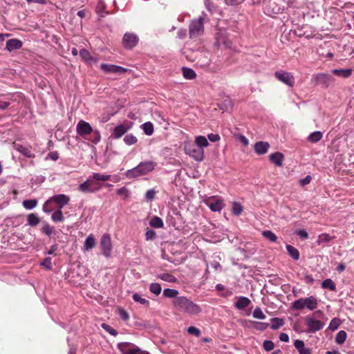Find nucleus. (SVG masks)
Wrapping results in <instances>:
<instances>
[{
  "mask_svg": "<svg viewBox=\"0 0 354 354\" xmlns=\"http://www.w3.org/2000/svg\"><path fill=\"white\" fill-rule=\"evenodd\" d=\"M173 305L176 310L191 316H196L201 313V307L184 296L174 299Z\"/></svg>",
  "mask_w": 354,
  "mask_h": 354,
  "instance_id": "obj_1",
  "label": "nucleus"
},
{
  "mask_svg": "<svg viewBox=\"0 0 354 354\" xmlns=\"http://www.w3.org/2000/svg\"><path fill=\"white\" fill-rule=\"evenodd\" d=\"M156 162L151 160L141 162L138 165L124 172V176L127 179H136L147 176L152 172L156 167Z\"/></svg>",
  "mask_w": 354,
  "mask_h": 354,
  "instance_id": "obj_2",
  "label": "nucleus"
},
{
  "mask_svg": "<svg viewBox=\"0 0 354 354\" xmlns=\"http://www.w3.org/2000/svg\"><path fill=\"white\" fill-rule=\"evenodd\" d=\"M207 18V15L202 12L196 19L191 21L189 26V35L190 39L201 37L204 33V20Z\"/></svg>",
  "mask_w": 354,
  "mask_h": 354,
  "instance_id": "obj_3",
  "label": "nucleus"
},
{
  "mask_svg": "<svg viewBox=\"0 0 354 354\" xmlns=\"http://www.w3.org/2000/svg\"><path fill=\"white\" fill-rule=\"evenodd\" d=\"M318 306V300L314 296H310L306 298H300L299 299L295 300L292 304V307L295 310H301L304 308L308 309V310H314L317 308Z\"/></svg>",
  "mask_w": 354,
  "mask_h": 354,
  "instance_id": "obj_4",
  "label": "nucleus"
},
{
  "mask_svg": "<svg viewBox=\"0 0 354 354\" xmlns=\"http://www.w3.org/2000/svg\"><path fill=\"white\" fill-rule=\"evenodd\" d=\"M77 132L82 136L86 137V136L93 133V138L91 140L92 142L97 143L100 140V133L97 129L93 130L92 127L88 122L85 120H80L77 124Z\"/></svg>",
  "mask_w": 354,
  "mask_h": 354,
  "instance_id": "obj_5",
  "label": "nucleus"
},
{
  "mask_svg": "<svg viewBox=\"0 0 354 354\" xmlns=\"http://www.w3.org/2000/svg\"><path fill=\"white\" fill-rule=\"evenodd\" d=\"M335 81L333 77L325 73H319L313 74L311 78V82L315 85H321L322 87L328 88Z\"/></svg>",
  "mask_w": 354,
  "mask_h": 354,
  "instance_id": "obj_6",
  "label": "nucleus"
},
{
  "mask_svg": "<svg viewBox=\"0 0 354 354\" xmlns=\"http://www.w3.org/2000/svg\"><path fill=\"white\" fill-rule=\"evenodd\" d=\"M184 150L187 155L194 158L196 161L201 162L204 160V149L198 148L192 142H186L184 145Z\"/></svg>",
  "mask_w": 354,
  "mask_h": 354,
  "instance_id": "obj_7",
  "label": "nucleus"
},
{
  "mask_svg": "<svg viewBox=\"0 0 354 354\" xmlns=\"http://www.w3.org/2000/svg\"><path fill=\"white\" fill-rule=\"evenodd\" d=\"M117 348L122 354H140L143 351L139 346L129 342L118 343Z\"/></svg>",
  "mask_w": 354,
  "mask_h": 354,
  "instance_id": "obj_8",
  "label": "nucleus"
},
{
  "mask_svg": "<svg viewBox=\"0 0 354 354\" xmlns=\"http://www.w3.org/2000/svg\"><path fill=\"white\" fill-rule=\"evenodd\" d=\"M100 245L103 255L106 258H110L113 246L111 236L109 234L106 233L102 236Z\"/></svg>",
  "mask_w": 354,
  "mask_h": 354,
  "instance_id": "obj_9",
  "label": "nucleus"
},
{
  "mask_svg": "<svg viewBox=\"0 0 354 354\" xmlns=\"http://www.w3.org/2000/svg\"><path fill=\"white\" fill-rule=\"evenodd\" d=\"M308 333H315L321 330L325 326L324 322L317 320L313 317L308 316L305 319Z\"/></svg>",
  "mask_w": 354,
  "mask_h": 354,
  "instance_id": "obj_10",
  "label": "nucleus"
},
{
  "mask_svg": "<svg viewBox=\"0 0 354 354\" xmlns=\"http://www.w3.org/2000/svg\"><path fill=\"white\" fill-rule=\"evenodd\" d=\"M205 204L213 212H221L224 207L223 200L218 196H209L205 201Z\"/></svg>",
  "mask_w": 354,
  "mask_h": 354,
  "instance_id": "obj_11",
  "label": "nucleus"
},
{
  "mask_svg": "<svg viewBox=\"0 0 354 354\" xmlns=\"http://www.w3.org/2000/svg\"><path fill=\"white\" fill-rule=\"evenodd\" d=\"M274 75H275L277 80L290 87L293 86L295 84L294 75L290 72L278 71H275Z\"/></svg>",
  "mask_w": 354,
  "mask_h": 354,
  "instance_id": "obj_12",
  "label": "nucleus"
},
{
  "mask_svg": "<svg viewBox=\"0 0 354 354\" xmlns=\"http://www.w3.org/2000/svg\"><path fill=\"white\" fill-rule=\"evenodd\" d=\"M132 127H133L132 122H124L123 123H120L114 127L112 136L116 139L120 138Z\"/></svg>",
  "mask_w": 354,
  "mask_h": 354,
  "instance_id": "obj_13",
  "label": "nucleus"
},
{
  "mask_svg": "<svg viewBox=\"0 0 354 354\" xmlns=\"http://www.w3.org/2000/svg\"><path fill=\"white\" fill-rule=\"evenodd\" d=\"M138 37L133 33H125L122 38V44L125 48L132 49L138 43Z\"/></svg>",
  "mask_w": 354,
  "mask_h": 354,
  "instance_id": "obj_14",
  "label": "nucleus"
},
{
  "mask_svg": "<svg viewBox=\"0 0 354 354\" xmlns=\"http://www.w3.org/2000/svg\"><path fill=\"white\" fill-rule=\"evenodd\" d=\"M216 44L218 47L224 46L229 48L232 46L231 41L227 37V32L225 30H219L216 35Z\"/></svg>",
  "mask_w": 354,
  "mask_h": 354,
  "instance_id": "obj_15",
  "label": "nucleus"
},
{
  "mask_svg": "<svg viewBox=\"0 0 354 354\" xmlns=\"http://www.w3.org/2000/svg\"><path fill=\"white\" fill-rule=\"evenodd\" d=\"M101 69L106 73H124L127 69L120 66L109 64H102Z\"/></svg>",
  "mask_w": 354,
  "mask_h": 354,
  "instance_id": "obj_16",
  "label": "nucleus"
},
{
  "mask_svg": "<svg viewBox=\"0 0 354 354\" xmlns=\"http://www.w3.org/2000/svg\"><path fill=\"white\" fill-rule=\"evenodd\" d=\"M48 201H52L55 203L59 209H62L65 205H68L70 201V197L64 195V194H59V195H53L51 196Z\"/></svg>",
  "mask_w": 354,
  "mask_h": 354,
  "instance_id": "obj_17",
  "label": "nucleus"
},
{
  "mask_svg": "<svg viewBox=\"0 0 354 354\" xmlns=\"http://www.w3.org/2000/svg\"><path fill=\"white\" fill-rule=\"evenodd\" d=\"M78 190L82 193H94V192L99 190V188L94 187L93 180L88 178L85 182L79 185Z\"/></svg>",
  "mask_w": 354,
  "mask_h": 354,
  "instance_id": "obj_18",
  "label": "nucleus"
},
{
  "mask_svg": "<svg viewBox=\"0 0 354 354\" xmlns=\"http://www.w3.org/2000/svg\"><path fill=\"white\" fill-rule=\"evenodd\" d=\"M253 148L257 155H264L268 152L270 145L266 141H258L254 143Z\"/></svg>",
  "mask_w": 354,
  "mask_h": 354,
  "instance_id": "obj_19",
  "label": "nucleus"
},
{
  "mask_svg": "<svg viewBox=\"0 0 354 354\" xmlns=\"http://www.w3.org/2000/svg\"><path fill=\"white\" fill-rule=\"evenodd\" d=\"M284 160V155L281 152H275L269 155V160L272 162L275 166L281 167H283V162Z\"/></svg>",
  "mask_w": 354,
  "mask_h": 354,
  "instance_id": "obj_20",
  "label": "nucleus"
},
{
  "mask_svg": "<svg viewBox=\"0 0 354 354\" xmlns=\"http://www.w3.org/2000/svg\"><path fill=\"white\" fill-rule=\"evenodd\" d=\"M331 73L338 77L348 78L352 75L353 70L351 68H334L331 70Z\"/></svg>",
  "mask_w": 354,
  "mask_h": 354,
  "instance_id": "obj_21",
  "label": "nucleus"
},
{
  "mask_svg": "<svg viewBox=\"0 0 354 354\" xmlns=\"http://www.w3.org/2000/svg\"><path fill=\"white\" fill-rule=\"evenodd\" d=\"M21 46L22 42L19 39H14L7 41L6 49L9 52H12V50H15V49H20Z\"/></svg>",
  "mask_w": 354,
  "mask_h": 354,
  "instance_id": "obj_22",
  "label": "nucleus"
},
{
  "mask_svg": "<svg viewBox=\"0 0 354 354\" xmlns=\"http://www.w3.org/2000/svg\"><path fill=\"white\" fill-rule=\"evenodd\" d=\"M209 141L204 136H196L195 137V145L198 147L204 149L205 147L209 146Z\"/></svg>",
  "mask_w": 354,
  "mask_h": 354,
  "instance_id": "obj_23",
  "label": "nucleus"
},
{
  "mask_svg": "<svg viewBox=\"0 0 354 354\" xmlns=\"http://www.w3.org/2000/svg\"><path fill=\"white\" fill-rule=\"evenodd\" d=\"M96 244L95 239L93 234H90L85 240L84 249L85 251H90L95 248Z\"/></svg>",
  "mask_w": 354,
  "mask_h": 354,
  "instance_id": "obj_24",
  "label": "nucleus"
},
{
  "mask_svg": "<svg viewBox=\"0 0 354 354\" xmlns=\"http://www.w3.org/2000/svg\"><path fill=\"white\" fill-rule=\"evenodd\" d=\"M80 55L82 57V58L86 62L88 63H96L97 62V59L93 57L89 53V51L88 50H84V48H82L80 51Z\"/></svg>",
  "mask_w": 354,
  "mask_h": 354,
  "instance_id": "obj_25",
  "label": "nucleus"
},
{
  "mask_svg": "<svg viewBox=\"0 0 354 354\" xmlns=\"http://www.w3.org/2000/svg\"><path fill=\"white\" fill-rule=\"evenodd\" d=\"M250 304V300L245 297H240L238 298L237 301L235 303V307L237 309L241 310L248 307Z\"/></svg>",
  "mask_w": 354,
  "mask_h": 354,
  "instance_id": "obj_26",
  "label": "nucleus"
},
{
  "mask_svg": "<svg viewBox=\"0 0 354 354\" xmlns=\"http://www.w3.org/2000/svg\"><path fill=\"white\" fill-rule=\"evenodd\" d=\"M149 224L155 228H162L164 226L163 221L158 216H154L150 220Z\"/></svg>",
  "mask_w": 354,
  "mask_h": 354,
  "instance_id": "obj_27",
  "label": "nucleus"
},
{
  "mask_svg": "<svg viewBox=\"0 0 354 354\" xmlns=\"http://www.w3.org/2000/svg\"><path fill=\"white\" fill-rule=\"evenodd\" d=\"M158 278L163 281L171 283H174L177 281L176 277L169 272L160 273L158 274Z\"/></svg>",
  "mask_w": 354,
  "mask_h": 354,
  "instance_id": "obj_28",
  "label": "nucleus"
},
{
  "mask_svg": "<svg viewBox=\"0 0 354 354\" xmlns=\"http://www.w3.org/2000/svg\"><path fill=\"white\" fill-rule=\"evenodd\" d=\"M286 250L288 251V254L294 260H298L299 259V252L297 248H295V247H293L290 245H287Z\"/></svg>",
  "mask_w": 354,
  "mask_h": 354,
  "instance_id": "obj_29",
  "label": "nucleus"
},
{
  "mask_svg": "<svg viewBox=\"0 0 354 354\" xmlns=\"http://www.w3.org/2000/svg\"><path fill=\"white\" fill-rule=\"evenodd\" d=\"M183 75L187 80H193L196 77V73L190 68L183 67L182 68Z\"/></svg>",
  "mask_w": 354,
  "mask_h": 354,
  "instance_id": "obj_30",
  "label": "nucleus"
},
{
  "mask_svg": "<svg viewBox=\"0 0 354 354\" xmlns=\"http://www.w3.org/2000/svg\"><path fill=\"white\" fill-rule=\"evenodd\" d=\"M322 132L320 131H315L308 136V140L311 142H317L322 139Z\"/></svg>",
  "mask_w": 354,
  "mask_h": 354,
  "instance_id": "obj_31",
  "label": "nucleus"
},
{
  "mask_svg": "<svg viewBox=\"0 0 354 354\" xmlns=\"http://www.w3.org/2000/svg\"><path fill=\"white\" fill-rule=\"evenodd\" d=\"M178 291L176 289L165 288L163 290V296L167 298H174V299H175L178 297Z\"/></svg>",
  "mask_w": 354,
  "mask_h": 354,
  "instance_id": "obj_32",
  "label": "nucleus"
},
{
  "mask_svg": "<svg viewBox=\"0 0 354 354\" xmlns=\"http://www.w3.org/2000/svg\"><path fill=\"white\" fill-rule=\"evenodd\" d=\"M124 142L127 145H133L137 143L138 138L132 133L125 135L123 138Z\"/></svg>",
  "mask_w": 354,
  "mask_h": 354,
  "instance_id": "obj_33",
  "label": "nucleus"
},
{
  "mask_svg": "<svg viewBox=\"0 0 354 354\" xmlns=\"http://www.w3.org/2000/svg\"><path fill=\"white\" fill-rule=\"evenodd\" d=\"M141 127L145 134L148 136L153 134L154 127L153 123H151V122H146L145 123H143Z\"/></svg>",
  "mask_w": 354,
  "mask_h": 354,
  "instance_id": "obj_34",
  "label": "nucleus"
},
{
  "mask_svg": "<svg viewBox=\"0 0 354 354\" xmlns=\"http://www.w3.org/2000/svg\"><path fill=\"white\" fill-rule=\"evenodd\" d=\"M133 300L135 301L137 303H139L144 306H149V301L147 299L144 298L139 293H134L133 295Z\"/></svg>",
  "mask_w": 354,
  "mask_h": 354,
  "instance_id": "obj_35",
  "label": "nucleus"
},
{
  "mask_svg": "<svg viewBox=\"0 0 354 354\" xmlns=\"http://www.w3.org/2000/svg\"><path fill=\"white\" fill-rule=\"evenodd\" d=\"M28 224L30 226H35L39 223V218L36 214L31 213L27 217Z\"/></svg>",
  "mask_w": 354,
  "mask_h": 354,
  "instance_id": "obj_36",
  "label": "nucleus"
},
{
  "mask_svg": "<svg viewBox=\"0 0 354 354\" xmlns=\"http://www.w3.org/2000/svg\"><path fill=\"white\" fill-rule=\"evenodd\" d=\"M261 234L264 238L272 243L277 241V236L271 230H264L261 232Z\"/></svg>",
  "mask_w": 354,
  "mask_h": 354,
  "instance_id": "obj_37",
  "label": "nucleus"
},
{
  "mask_svg": "<svg viewBox=\"0 0 354 354\" xmlns=\"http://www.w3.org/2000/svg\"><path fill=\"white\" fill-rule=\"evenodd\" d=\"M51 219L54 222H62L64 219L62 209L55 210L51 215Z\"/></svg>",
  "mask_w": 354,
  "mask_h": 354,
  "instance_id": "obj_38",
  "label": "nucleus"
},
{
  "mask_svg": "<svg viewBox=\"0 0 354 354\" xmlns=\"http://www.w3.org/2000/svg\"><path fill=\"white\" fill-rule=\"evenodd\" d=\"M322 288H328L332 291H334L336 289L335 283L330 279H324L322 283Z\"/></svg>",
  "mask_w": 354,
  "mask_h": 354,
  "instance_id": "obj_39",
  "label": "nucleus"
},
{
  "mask_svg": "<svg viewBox=\"0 0 354 354\" xmlns=\"http://www.w3.org/2000/svg\"><path fill=\"white\" fill-rule=\"evenodd\" d=\"M346 339V332L344 330H339L335 335V341L338 344H342Z\"/></svg>",
  "mask_w": 354,
  "mask_h": 354,
  "instance_id": "obj_40",
  "label": "nucleus"
},
{
  "mask_svg": "<svg viewBox=\"0 0 354 354\" xmlns=\"http://www.w3.org/2000/svg\"><path fill=\"white\" fill-rule=\"evenodd\" d=\"M22 204L26 209H32L37 206V201L36 199L24 200Z\"/></svg>",
  "mask_w": 354,
  "mask_h": 354,
  "instance_id": "obj_41",
  "label": "nucleus"
},
{
  "mask_svg": "<svg viewBox=\"0 0 354 354\" xmlns=\"http://www.w3.org/2000/svg\"><path fill=\"white\" fill-rule=\"evenodd\" d=\"M111 175H106V174H101L99 173H93V180H95L97 181H107L111 180Z\"/></svg>",
  "mask_w": 354,
  "mask_h": 354,
  "instance_id": "obj_42",
  "label": "nucleus"
},
{
  "mask_svg": "<svg viewBox=\"0 0 354 354\" xmlns=\"http://www.w3.org/2000/svg\"><path fill=\"white\" fill-rule=\"evenodd\" d=\"M149 290L153 294L158 295L162 291V288L160 284L158 283H151L149 286Z\"/></svg>",
  "mask_w": 354,
  "mask_h": 354,
  "instance_id": "obj_43",
  "label": "nucleus"
},
{
  "mask_svg": "<svg viewBox=\"0 0 354 354\" xmlns=\"http://www.w3.org/2000/svg\"><path fill=\"white\" fill-rule=\"evenodd\" d=\"M106 5L104 1L103 0H100L96 7V11L101 17H104L107 13L104 11Z\"/></svg>",
  "mask_w": 354,
  "mask_h": 354,
  "instance_id": "obj_44",
  "label": "nucleus"
},
{
  "mask_svg": "<svg viewBox=\"0 0 354 354\" xmlns=\"http://www.w3.org/2000/svg\"><path fill=\"white\" fill-rule=\"evenodd\" d=\"M271 322H272V325H271L272 330H277L284 324L283 320L279 318H272L271 319Z\"/></svg>",
  "mask_w": 354,
  "mask_h": 354,
  "instance_id": "obj_45",
  "label": "nucleus"
},
{
  "mask_svg": "<svg viewBox=\"0 0 354 354\" xmlns=\"http://www.w3.org/2000/svg\"><path fill=\"white\" fill-rule=\"evenodd\" d=\"M232 211L234 215L239 216L243 212V206L239 202H233Z\"/></svg>",
  "mask_w": 354,
  "mask_h": 354,
  "instance_id": "obj_46",
  "label": "nucleus"
},
{
  "mask_svg": "<svg viewBox=\"0 0 354 354\" xmlns=\"http://www.w3.org/2000/svg\"><path fill=\"white\" fill-rule=\"evenodd\" d=\"M331 240V237L328 234H322L318 236L317 243L318 245L326 243Z\"/></svg>",
  "mask_w": 354,
  "mask_h": 354,
  "instance_id": "obj_47",
  "label": "nucleus"
},
{
  "mask_svg": "<svg viewBox=\"0 0 354 354\" xmlns=\"http://www.w3.org/2000/svg\"><path fill=\"white\" fill-rule=\"evenodd\" d=\"M340 324V320L338 318L333 319L328 326V329L334 331L336 330Z\"/></svg>",
  "mask_w": 354,
  "mask_h": 354,
  "instance_id": "obj_48",
  "label": "nucleus"
},
{
  "mask_svg": "<svg viewBox=\"0 0 354 354\" xmlns=\"http://www.w3.org/2000/svg\"><path fill=\"white\" fill-rule=\"evenodd\" d=\"M157 194V191L154 189H148L145 194V199L147 201H152Z\"/></svg>",
  "mask_w": 354,
  "mask_h": 354,
  "instance_id": "obj_49",
  "label": "nucleus"
},
{
  "mask_svg": "<svg viewBox=\"0 0 354 354\" xmlns=\"http://www.w3.org/2000/svg\"><path fill=\"white\" fill-rule=\"evenodd\" d=\"M252 316L254 318L258 319H264L266 318L265 315L263 314L260 308H256L254 310L252 313Z\"/></svg>",
  "mask_w": 354,
  "mask_h": 354,
  "instance_id": "obj_50",
  "label": "nucleus"
},
{
  "mask_svg": "<svg viewBox=\"0 0 354 354\" xmlns=\"http://www.w3.org/2000/svg\"><path fill=\"white\" fill-rule=\"evenodd\" d=\"M210 64V53H208V51H206L203 54V59L202 61H201V65L202 66H209Z\"/></svg>",
  "mask_w": 354,
  "mask_h": 354,
  "instance_id": "obj_51",
  "label": "nucleus"
},
{
  "mask_svg": "<svg viewBox=\"0 0 354 354\" xmlns=\"http://www.w3.org/2000/svg\"><path fill=\"white\" fill-rule=\"evenodd\" d=\"M263 347L266 351H272L274 348V343L272 340H264Z\"/></svg>",
  "mask_w": 354,
  "mask_h": 354,
  "instance_id": "obj_52",
  "label": "nucleus"
},
{
  "mask_svg": "<svg viewBox=\"0 0 354 354\" xmlns=\"http://www.w3.org/2000/svg\"><path fill=\"white\" fill-rule=\"evenodd\" d=\"M156 237V232L151 229H147L145 233V238L147 241H152Z\"/></svg>",
  "mask_w": 354,
  "mask_h": 354,
  "instance_id": "obj_53",
  "label": "nucleus"
},
{
  "mask_svg": "<svg viewBox=\"0 0 354 354\" xmlns=\"http://www.w3.org/2000/svg\"><path fill=\"white\" fill-rule=\"evenodd\" d=\"M187 332L188 334H191L194 337H200V335H201V332L194 326H189L187 329Z\"/></svg>",
  "mask_w": 354,
  "mask_h": 354,
  "instance_id": "obj_54",
  "label": "nucleus"
},
{
  "mask_svg": "<svg viewBox=\"0 0 354 354\" xmlns=\"http://www.w3.org/2000/svg\"><path fill=\"white\" fill-rule=\"evenodd\" d=\"M233 106L232 102L230 99H226L223 101V106L221 107V109L228 111L230 109H232Z\"/></svg>",
  "mask_w": 354,
  "mask_h": 354,
  "instance_id": "obj_55",
  "label": "nucleus"
},
{
  "mask_svg": "<svg viewBox=\"0 0 354 354\" xmlns=\"http://www.w3.org/2000/svg\"><path fill=\"white\" fill-rule=\"evenodd\" d=\"M102 328L104 330H105L109 334H110L111 335H113L114 337H115V335H116L118 334V332L116 330L113 329V328H111V326H109L107 324H102Z\"/></svg>",
  "mask_w": 354,
  "mask_h": 354,
  "instance_id": "obj_56",
  "label": "nucleus"
},
{
  "mask_svg": "<svg viewBox=\"0 0 354 354\" xmlns=\"http://www.w3.org/2000/svg\"><path fill=\"white\" fill-rule=\"evenodd\" d=\"M205 7L211 12H214L216 10V7L211 0H205Z\"/></svg>",
  "mask_w": 354,
  "mask_h": 354,
  "instance_id": "obj_57",
  "label": "nucleus"
},
{
  "mask_svg": "<svg viewBox=\"0 0 354 354\" xmlns=\"http://www.w3.org/2000/svg\"><path fill=\"white\" fill-rule=\"evenodd\" d=\"M40 266L45 267L47 270H50L52 268L51 259L46 257L42 263H40Z\"/></svg>",
  "mask_w": 354,
  "mask_h": 354,
  "instance_id": "obj_58",
  "label": "nucleus"
},
{
  "mask_svg": "<svg viewBox=\"0 0 354 354\" xmlns=\"http://www.w3.org/2000/svg\"><path fill=\"white\" fill-rule=\"evenodd\" d=\"M117 194L119 196H123L124 198L129 197V191H128V189L124 187H123L119 189H117Z\"/></svg>",
  "mask_w": 354,
  "mask_h": 354,
  "instance_id": "obj_59",
  "label": "nucleus"
},
{
  "mask_svg": "<svg viewBox=\"0 0 354 354\" xmlns=\"http://www.w3.org/2000/svg\"><path fill=\"white\" fill-rule=\"evenodd\" d=\"M294 345L298 351H300L305 347L304 341L301 339H296L294 342Z\"/></svg>",
  "mask_w": 354,
  "mask_h": 354,
  "instance_id": "obj_60",
  "label": "nucleus"
},
{
  "mask_svg": "<svg viewBox=\"0 0 354 354\" xmlns=\"http://www.w3.org/2000/svg\"><path fill=\"white\" fill-rule=\"evenodd\" d=\"M42 232L47 236H50L53 232V227L49 225H45L42 228Z\"/></svg>",
  "mask_w": 354,
  "mask_h": 354,
  "instance_id": "obj_61",
  "label": "nucleus"
},
{
  "mask_svg": "<svg viewBox=\"0 0 354 354\" xmlns=\"http://www.w3.org/2000/svg\"><path fill=\"white\" fill-rule=\"evenodd\" d=\"M209 140L212 142H217L221 139V136L218 133H209L207 136Z\"/></svg>",
  "mask_w": 354,
  "mask_h": 354,
  "instance_id": "obj_62",
  "label": "nucleus"
},
{
  "mask_svg": "<svg viewBox=\"0 0 354 354\" xmlns=\"http://www.w3.org/2000/svg\"><path fill=\"white\" fill-rule=\"evenodd\" d=\"M296 234L302 239H307L308 237V232L304 230H299L296 232Z\"/></svg>",
  "mask_w": 354,
  "mask_h": 354,
  "instance_id": "obj_63",
  "label": "nucleus"
},
{
  "mask_svg": "<svg viewBox=\"0 0 354 354\" xmlns=\"http://www.w3.org/2000/svg\"><path fill=\"white\" fill-rule=\"evenodd\" d=\"M311 181V177L310 176H306L304 178L301 179L299 183L301 186H305L308 185Z\"/></svg>",
  "mask_w": 354,
  "mask_h": 354,
  "instance_id": "obj_64",
  "label": "nucleus"
}]
</instances>
